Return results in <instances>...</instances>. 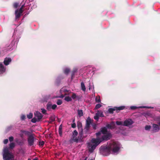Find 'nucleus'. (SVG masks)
I'll list each match as a JSON object with an SVG mask.
<instances>
[{"label": "nucleus", "mask_w": 160, "mask_h": 160, "mask_svg": "<svg viewBox=\"0 0 160 160\" xmlns=\"http://www.w3.org/2000/svg\"><path fill=\"white\" fill-rule=\"evenodd\" d=\"M78 69V68L77 67H75L73 68L72 73V79L74 78L75 73L77 72Z\"/></svg>", "instance_id": "16"}, {"label": "nucleus", "mask_w": 160, "mask_h": 160, "mask_svg": "<svg viewBox=\"0 0 160 160\" xmlns=\"http://www.w3.org/2000/svg\"><path fill=\"white\" fill-rule=\"evenodd\" d=\"M14 138L13 137L11 136L9 138V139L10 142H11L13 140Z\"/></svg>", "instance_id": "49"}, {"label": "nucleus", "mask_w": 160, "mask_h": 160, "mask_svg": "<svg viewBox=\"0 0 160 160\" xmlns=\"http://www.w3.org/2000/svg\"><path fill=\"white\" fill-rule=\"evenodd\" d=\"M87 157H86L85 158V159H84V160H87Z\"/></svg>", "instance_id": "61"}, {"label": "nucleus", "mask_w": 160, "mask_h": 160, "mask_svg": "<svg viewBox=\"0 0 160 160\" xmlns=\"http://www.w3.org/2000/svg\"><path fill=\"white\" fill-rule=\"evenodd\" d=\"M72 122L73 123H75V119H73L72 121Z\"/></svg>", "instance_id": "57"}, {"label": "nucleus", "mask_w": 160, "mask_h": 160, "mask_svg": "<svg viewBox=\"0 0 160 160\" xmlns=\"http://www.w3.org/2000/svg\"><path fill=\"white\" fill-rule=\"evenodd\" d=\"M72 99L74 100L79 99V96L76 95V94L73 93L71 97Z\"/></svg>", "instance_id": "20"}, {"label": "nucleus", "mask_w": 160, "mask_h": 160, "mask_svg": "<svg viewBox=\"0 0 160 160\" xmlns=\"http://www.w3.org/2000/svg\"><path fill=\"white\" fill-rule=\"evenodd\" d=\"M18 40L17 41H15V40L14 39L9 46L7 47V48L6 49H4V50H5V52L8 51H10L12 50L13 49V48H12L13 46H15V44L16 45L18 43Z\"/></svg>", "instance_id": "8"}, {"label": "nucleus", "mask_w": 160, "mask_h": 160, "mask_svg": "<svg viewBox=\"0 0 160 160\" xmlns=\"http://www.w3.org/2000/svg\"><path fill=\"white\" fill-rule=\"evenodd\" d=\"M143 114L144 116L146 117H147L148 116H149L151 115L150 113L149 112L144 113Z\"/></svg>", "instance_id": "41"}, {"label": "nucleus", "mask_w": 160, "mask_h": 160, "mask_svg": "<svg viewBox=\"0 0 160 160\" xmlns=\"http://www.w3.org/2000/svg\"><path fill=\"white\" fill-rule=\"evenodd\" d=\"M36 139L34 137V134L28 137L27 139L28 145L29 146H32L33 145L34 140Z\"/></svg>", "instance_id": "9"}, {"label": "nucleus", "mask_w": 160, "mask_h": 160, "mask_svg": "<svg viewBox=\"0 0 160 160\" xmlns=\"http://www.w3.org/2000/svg\"><path fill=\"white\" fill-rule=\"evenodd\" d=\"M63 78H64L63 77H61L60 76L58 77L56 80L55 84L57 85H58L60 83L61 79H62Z\"/></svg>", "instance_id": "19"}, {"label": "nucleus", "mask_w": 160, "mask_h": 160, "mask_svg": "<svg viewBox=\"0 0 160 160\" xmlns=\"http://www.w3.org/2000/svg\"><path fill=\"white\" fill-rule=\"evenodd\" d=\"M108 146L110 148L111 153L114 155L118 154L120 149L122 148V145L118 142L110 141L108 142Z\"/></svg>", "instance_id": "2"}, {"label": "nucleus", "mask_w": 160, "mask_h": 160, "mask_svg": "<svg viewBox=\"0 0 160 160\" xmlns=\"http://www.w3.org/2000/svg\"><path fill=\"white\" fill-rule=\"evenodd\" d=\"M95 101L97 102H101V99L100 96H96L95 98Z\"/></svg>", "instance_id": "32"}, {"label": "nucleus", "mask_w": 160, "mask_h": 160, "mask_svg": "<svg viewBox=\"0 0 160 160\" xmlns=\"http://www.w3.org/2000/svg\"><path fill=\"white\" fill-rule=\"evenodd\" d=\"M62 101L61 99H58L56 103L58 105H61L62 103Z\"/></svg>", "instance_id": "36"}, {"label": "nucleus", "mask_w": 160, "mask_h": 160, "mask_svg": "<svg viewBox=\"0 0 160 160\" xmlns=\"http://www.w3.org/2000/svg\"><path fill=\"white\" fill-rule=\"evenodd\" d=\"M60 95L59 97L61 98H63L65 96L68 95L69 92L65 88H62L60 90Z\"/></svg>", "instance_id": "7"}, {"label": "nucleus", "mask_w": 160, "mask_h": 160, "mask_svg": "<svg viewBox=\"0 0 160 160\" xmlns=\"http://www.w3.org/2000/svg\"><path fill=\"white\" fill-rule=\"evenodd\" d=\"M24 0H23L21 2V4H22V7L19 9H17L15 11V19L16 21H17L23 12V7L27 6V5L24 3Z\"/></svg>", "instance_id": "5"}, {"label": "nucleus", "mask_w": 160, "mask_h": 160, "mask_svg": "<svg viewBox=\"0 0 160 160\" xmlns=\"http://www.w3.org/2000/svg\"><path fill=\"white\" fill-rule=\"evenodd\" d=\"M28 160H31V159H30V158H28Z\"/></svg>", "instance_id": "62"}, {"label": "nucleus", "mask_w": 160, "mask_h": 160, "mask_svg": "<svg viewBox=\"0 0 160 160\" xmlns=\"http://www.w3.org/2000/svg\"><path fill=\"white\" fill-rule=\"evenodd\" d=\"M99 116L96 114L95 115L94 117V118L97 121H98L99 119Z\"/></svg>", "instance_id": "46"}, {"label": "nucleus", "mask_w": 160, "mask_h": 160, "mask_svg": "<svg viewBox=\"0 0 160 160\" xmlns=\"http://www.w3.org/2000/svg\"><path fill=\"white\" fill-rule=\"evenodd\" d=\"M116 110H121L124 109L125 108L124 106H121L119 107H115Z\"/></svg>", "instance_id": "28"}, {"label": "nucleus", "mask_w": 160, "mask_h": 160, "mask_svg": "<svg viewBox=\"0 0 160 160\" xmlns=\"http://www.w3.org/2000/svg\"><path fill=\"white\" fill-rule=\"evenodd\" d=\"M90 160H93V159H91Z\"/></svg>", "instance_id": "63"}, {"label": "nucleus", "mask_w": 160, "mask_h": 160, "mask_svg": "<svg viewBox=\"0 0 160 160\" xmlns=\"http://www.w3.org/2000/svg\"><path fill=\"white\" fill-rule=\"evenodd\" d=\"M158 124L160 126V122H159L158 123Z\"/></svg>", "instance_id": "60"}, {"label": "nucleus", "mask_w": 160, "mask_h": 160, "mask_svg": "<svg viewBox=\"0 0 160 160\" xmlns=\"http://www.w3.org/2000/svg\"><path fill=\"white\" fill-rule=\"evenodd\" d=\"M78 114L80 117L82 116L83 115L82 110H78Z\"/></svg>", "instance_id": "27"}, {"label": "nucleus", "mask_w": 160, "mask_h": 160, "mask_svg": "<svg viewBox=\"0 0 160 160\" xmlns=\"http://www.w3.org/2000/svg\"><path fill=\"white\" fill-rule=\"evenodd\" d=\"M116 110V108L114 107V108H109L108 109V112L110 113H112L113 112Z\"/></svg>", "instance_id": "30"}, {"label": "nucleus", "mask_w": 160, "mask_h": 160, "mask_svg": "<svg viewBox=\"0 0 160 160\" xmlns=\"http://www.w3.org/2000/svg\"><path fill=\"white\" fill-rule=\"evenodd\" d=\"M70 69L68 67L65 68L63 69V72L65 74L67 75L70 72Z\"/></svg>", "instance_id": "21"}, {"label": "nucleus", "mask_w": 160, "mask_h": 160, "mask_svg": "<svg viewBox=\"0 0 160 160\" xmlns=\"http://www.w3.org/2000/svg\"><path fill=\"white\" fill-rule=\"evenodd\" d=\"M72 127L73 128H75L76 127V124L75 123H73L72 124Z\"/></svg>", "instance_id": "52"}, {"label": "nucleus", "mask_w": 160, "mask_h": 160, "mask_svg": "<svg viewBox=\"0 0 160 160\" xmlns=\"http://www.w3.org/2000/svg\"><path fill=\"white\" fill-rule=\"evenodd\" d=\"M62 125H60L59 128V134H61Z\"/></svg>", "instance_id": "47"}, {"label": "nucleus", "mask_w": 160, "mask_h": 160, "mask_svg": "<svg viewBox=\"0 0 160 160\" xmlns=\"http://www.w3.org/2000/svg\"><path fill=\"white\" fill-rule=\"evenodd\" d=\"M33 116V114L32 113H30L28 114L27 115V118L29 119L32 118Z\"/></svg>", "instance_id": "34"}, {"label": "nucleus", "mask_w": 160, "mask_h": 160, "mask_svg": "<svg viewBox=\"0 0 160 160\" xmlns=\"http://www.w3.org/2000/svg\"><path fill=\"white\" fill-rule=\"evenodd\" d=\"M105 127L107 128H111V126L110 124H108L106 125Z\"/></svg>", "instance_id": "53"}, {"label": "nucleus", "mask_w": 160, "mask_h": 160, "mask_svg": "<svg viewBox=\"0 0 160 160\" xmlns=\"http://www.w3.org/2000/svg\"><path fill=\"white\" fill-rule=\"evenodd\" d=\"M94 88V86L93 85H92L91 86L90 84V83H89V86H88V89L89 90H90L91 89H92V88Z\"/></svg>", "instance_id": "43"}, {"label": "nucleus", "mask_w": 160, "mask_h": 160, "mask_svg": "<svg viewBox=\"0 0 160 160\" xmlns=\"http://www.w3.org/2000/svg\"><path fill=\"white\" fill-rule=\"evenodd\" d=\"M19 5V3L17 2L13 4V7L15 8H17Z\"/></svg>", "instance_id": "44"}, {"label": "nucleus", "mask_w": 160, "mask_h": 160, "mask_svg": "<svg viewBox=\"0 0 160 160\" xmlns=\"http://www.w3.org/2000/svg\"><path fill=\"white\" fill-rule=\"evenodd\" d=\"M44 144V142L43 141H42L39 142V145L40 146H42Z\"/></svg>", "instance_id": "45"}, {"label": "nucleus", "mask_w": 160, "mask_h": 160, "mask_svg": "<svg viewBox=\"0 0 160 160\" xmlns=\"http://www.w3.org/2000/svg\"><path fill=\"white\" fill-rule=\"evenodd\" d=\"M116 124L118 125H123V122L121 121H117Z\"/></svg>", "instance_id": "39"}, {"label": "nucleus", "mask_w": 160, "mask_h": 160, "mask_svg": "<svg viewBox=\"0 0 160 160\" xmlns=\"http://www.w3.org/2000/svg\"><path fill=\"white\" fill-rule=\"evenodd\" d=\"M93 69V67L91 66H88L84 68V70L88 71L89 72H90V71L92 70Z\"/></svg>", "instance_id": "23"}, {"label": "nucleus", "mask_w": 160, "mask_h": 160, "mask_svg": "<svg viewBox=\"0 0 160 160\" xmlns=\"http://www.w3.org/2000/svg\"><path fill=\"white\" fill-rule=\"evenodd\" d=\"M93 128L94 129H96L97 128V125L95 124H92Z\"/></svg>", "instance_id": "50"}, {"label": "nucleus", "mask_w": 160, "mask_h": 160, "mask_svg": "<svg viewBox=\"0 0 160 160\" xmlns=\"http://www.w3.org/2000/svg\"><path fill=\"white\" fill-rule=\"evenodd\" d=\"M26 117L25 115L24 114H22L21 116V119L22 120H23L25 119Z\"/></svg>", "instance_id": "42"}, {"label": "nucleus", "mask_w": 160, "mask_h": 160, "mask_svg": "<svg viewBox=\"0 0 160 160\" xmlns=\"http://www.w3.org/2000/svg\"><path fill=\"white\" fill-rule=\"evenodd\" d=\"M151 127L150 125H146L145 127V129L146 130H149L150 129Z\"/></svg>", "instance_id": "40"}, {"label": "nucleus", "mask_w": 160, "mask_h": 160, "mask_svg": "<svg viewBox=\"0 0 160 160\" xmlns=\"http://www.w3.org/2000/svg\"><path fill=\"white\" fill-rule=\"evenodd\" d=\"M78 132L76 130H74L73 132V134L72 136V137H76V136L78 135Z\"/></svg>", "instance_id": "33"}, {"label": "nucleus", "mask_w": 160, "mask_h": 160, "mask_svg": "<svg viewBox=\"0 0 160 160\" xmlns=\"http://www.w3.org/2000/svg\"><path fill=\"white\" fill-rule=\"evenodd\" d=\"M104 134L101 138L97 137L96 138H93L91 142L87 143V147L89 152L91 153L92 152L101 142L103 140H108L112 137V135L110 133Z\"/></svg>", "instance_id": "1"}, {"label": "nucleus", "mask_w": 160, "mask_h": 160, "mask_svg": "<svg viewBox=\"0 0 160 160\" xmlns=\"http://www.w3.org/2000/svg\"><path fill=\"white\" fill-rule=\"evenodd\" d=\"M91 123V119H88V120H87L86 128L87 130H88L89 128Z\"/></svg>", "instance_id": "18"}, {"label": "nucleus", "mask_w": 160, "mask_h": 160, "mask_svg": "<svg viewBox=\"0 0 160 160\" xmlns=\"http://www.w3.org/2000/svg\"><path fill=\"white\" fill-rule=\"evenodd\" d=\"M21 132L23 133H24L25 135H27L28 137H29L30 136H32L33 134L31 133L30 132L28 131L25 130H21Z\"/></svg>", "instance_id": "17"}, {"label": "nucleus", "mask_w": 160, "mask_h": 160, "mask_svg": "<svg viewBox=\"0 0 160 160\" xmlns=\"http://www.w3.org/2000/svg\"><path fill=\"white\" fill-rule=\"evenodd\" d=\"M141 107H142V106L139 107L132 106L130 107V109L131 110H135L138 108H141Z\"/></svg>", "instance_id": "31"}, {"label": "nucleus", "mask_w": 160, "mask_h": 160, "mask_svg": "<svg viewBox=\"0 0 160 160\" xmlns=\"http://www.w3.org/2000/svg\"><path fill=\"white\" fill-rule=\"evenodd\" d=\"M101 132H102L103 134H106L108 133H109L108 132L107 128L104 127L101 128L100 132L96 133V134L97 137H98L101 134Z\"/></svg>", "instance_id": "11"}, {"label": "nucleus", "mask_w": 160, "mask_h": 160, "mask_svg": "<svg viewBox=\"0 0 160 160\" xmlns=\"http://www.w3.org/2000/svg\"><path fill=\"white\" fill-rule=\"evenodd\" d=\"M122 128H123V127H122V126H120V130H123Z\"/></svg>", "instance_id": "56"}, {"label": "nucleus", "mask_w": 160, "mask_h": 160, "mask_svg": "<svg viewBox=\"0 0 160 160\" xmlns=\"http://www.w3.org/2000/svg\"><path fill=\"white\" fill-rule=\"evenodd\" d=\"M12 61V59L10 58H4L3 63L5 66L8 65Z\"/></svg>", "instance_id": "14"}, {"label": "nucleus", "mask_w": 160, "mask_h": 160, "mask_svg": "<svg viewBox=\"0 0 160 160\" xmlns=\"http://www.w3.org/2000/svg\"><path fill=\"white\" fill-rule=\"evenodd\" d=\"M117 132L118 133H119V132H118L117 131Z\"/></svg>", "instance_id": "64"}, {"label": "nucleus", "mask_w": 160, "mask_h": 160, "mask_svg": "<svg viewBox=\"0 0 160 160\" xmlns=\"http://www.w3.org/2000/svg\"><path fill=\"white\" fill-rule=\"evenodd\" d=\"M42 112L43 114H45L46 112V110L44 108H42L41 109Z\"/></svg>", "instance_id": "48"}, {"label": "nucleus", "mask_w": 160, "mask_h": 160, "mask_svg": "<svg viewBox=\"0 0 160 160\" xmlns=\"http://www.w3.org/2000/svg\"><path fill=\"white\" fill-rule=\"evenodd\" d=\"M20 137H22H22H23V135H22V134H20Z\"/></svg>", "instance_id": "58"}, {"label": "nucleus", "mask_w": 160, "mask_h": 160, "mask_svg": "<svg viewBox=\"0 0 160 160\" xmlns=\"http://www.w3.org/2000/svg\"><path fill=\"white\" fill-rule=\"evenodd\" d=\"M6 68L4 66L3 63L0 62V75L4 74L6 71Z\"/></svg>", "instance_id": "10"}, {"label": "nucleus", "mask_w": 160, "mask_h": 160, "mask_svg": "<svg viewBox=\"0 0 160 160\" xmlns=\"http://www.w3.org/2000/svg\"><path fill=\"white\" fill-rule=\"evenodd\" d=\"M33 160H38L37 158H34Z\"/></svg>", "instance_id": "59"}, {"label": "nucleus", "mask_w": 160, "mask_h": 160, "mask_svg": "<svg viewBox=\"0 0 160 160\" xmlns=\"http://www.w3.org/2000/svg\"><path fill=\"white\" fill-rule=\"evenodd\" d=\"M15 146L14 143L13 142L9 144V147L11 148H13Z\"/></svg>", "instance_id": "38"}, {"label": "nucleus", "mask_w": 160, "mask_h": 160, "mask_svg": "<svg viewBox=\"0 0 160 160\" xmlns=\"http://www.w3.org/2000/svg\"><path fill=\"white\" fill-rule=\"evenodd\" d=\"M15 141L19 145H22L23 144V142L18 139H15Z\"/></svg>", "instance_id": "25"}, {"label": "nucleus", "mask_w": 160, "mask_h": 160, "mask_svg": "<svg viewBox=\"0 0 160 160\" xmlns=\"http://www.w3.org/2000/svg\"><path fill=\"white\" fill-rule=\"evenodd\" d=\"M141 108H147L148 109H153V107H148V106H142V107H141Z\"/></svg>", "instance_id": "37"}, {"label": "nucleus", "mask_w": 160, "mask_h": 160, "mask_svg": "<svg viewBox=\"0 0 160 160\" xmlns=\"http://www.w3.org/2000/svg\"><path fill=\"white\" fill-rule=\"evenodd\" d=\"M81 89L83 91H86V87L85 86V85H84V83L83 82H81Z\"/></svg>", "instance_id": "26"}, {"label": "nucleus", "mask_w": 160, "mask_h": 160, "mask_svg": "<svg viewBox=\"0 0 160 160\" xmlns=\"http://www.w3.org/2000/svg\"><path fill=\"white\" fill-rule=\"evenodd\" d=\"M133 121L131 119H127L125 120L123 123V125L126 126H128L131 125L133 123Z\"/></svg>", "instance_id": "13"}, {"label": "nucleus", "mask_w": 160, "mask_h": 160, "mask_svg": "<svg viewBox=\"0 0 160 160\" xmlns=\"http://www.w3.org/2000/svg\"><path fill=\"white\" fill-rule=\"evenodd\" d=\"M64 100L67 102H69L72 100V99L71 97L66 96L64 98Z\"/></svg>", "instance_id": "29"}, {"label": "nucleus", "mask_w": 160, "mask_h": 160, "mask_svg": "<svg viewBox=\"0 0 160 160\" xmlns=\"http://www.w3.org/2000/svg\"><path fill=\"white\" fill-rule=\"evenodd\" d=\"M34 117L32 119L31 121L33 123L39 121L42 118L43 116L38 111H36L34 113Z\"/></svg>", "instance_id": "6"}, {"label": "nucleus", "mask_w": 160, "mask_h": 160, "mask_svg": "<svg viewBox=\"0 0 160 160\" xmlns=\"http://www.w3.org/2000/svg\"><path fill=\"white\" fill-rule=\"evenodd\" d=\"M96 114L99 117H103L104 115L103 112L101 111L98 110L97 111Z\"/></svg>", "instance_id": "22"}, {"label": "nucleus", "mask_w": 160, "mask_h": 160, "mask_svg": "<svg viewBox=\"0 0 160 160\" xmlns=\"http://www.w3.org/2000/svg\"><path fill=\"white\" fill-rule=\"evenodd\" d=\"M77 124L78 127H80L82 126V123L80 122H78Z\"/></svg>", "instance_id": "55"}, {"label": "nucleus", "mask_w": 160, "mask_h": 160, "mask_svg": "<svg viewBox=\"0 0 160 160\" xmlns=\"http://www.w3.org/2000/svg\"><path fill=\"white\" fill-rule=\"evenodd\" d=\"M12 128V126H10L8 127L7 128V130L9 131L11 130Z\"/></svg>", "instance_id": "54"}, {"label": "nucleus", "mask_w": 160, "mask_h": 160, "mask_svg": "<svg viewBox=\"0 0 160 160\" xmlns=\"http://www.w3.org/2000/svg\"><path fill=\"white\" fill-rule=\"evenodd\" d=\"M102 105L100 104H97L95 106V109H98L99 108L102 107Z\"/></svg>", "instance_id": "35"}, {"label": "nucleus", "mask_w": 160, "mask_h": 160, "mask_svg": "<svg viewBox=\"0 0 160 160\" xmlns=\"http://www.w3.org/2000/svg\"><path fill=\"white\" fill-rule=\"evenodd\" d=\"M46 106L47 109L49 111H51L52 109L55 110L57 107L56 104L52 105L49 103L47 104Z\"/></svg>", "instance_id": "12"}, {"label": "nucleus", "mask_w": 160, "mask_h": 160, "mask_svg": "<svg viewBox=\"0 0 160 160\" xmlns=\"http://www.w3.org/2000/svg\"><path fill=\"white\" fill-rule=\"evenodd\" d=\"M8 139H5L3 141V143L5 144H6L8 142Z\"/></svg>", "instance_id": "51"}, {"label": "nucleus", "mask_w": 160, "mask_h": 160, "mask_svg": "<svg viewBox=\"0 0 160 160\" xmlns=\"http://www.w3.org/2000/svg\"><path fill=\"white\" fill-rule=\"evenodd\" d=\"M152 128L153 131L155 132H158L160 129L159 126L157 124H153L152 125Z\"/></svg>", "instance_id": "15"}, {"label": "nucleus", "mask_w": 160, "mask_h": 160, "mask_svg": "<svg viewBox=\"0 0 160 160\" xmlns=\"http://www.w3.org/2000/svg\"><path fill=\"white\" fill-rule=\"evenodd\" d=\"M3 158L4 160H11L13 158L12 154L9 151L7 147H4L3 149Z\"/></svg>", "instance_id": "3"}, {"label": "nucleus", "mask_w": 160, "mask_h": 160, "mask_svg": "<svg viewBox=\"0 0 160 160\" xmlns=\"http://www.w3.org/2000/svg\"><path fill=\"white\" fill-rule=\"evenodd\" d=\"M79 139L78 138L76 137H72V138L70 139V141L72 142L74 141L76 142H78V141Z\"/></svg>", "instance_id": "24"}, {"label": "nucleus", "mask_w": 160, "mask_h": 160, "mask_svg": "<svg viewBox=\"0 0 160 160\" xmlns=\"http://www.w3.org/2000/svg\"><path fill=\"white\" fill-rule=\"evenodd\" d=\"M99 151L101 154L105 156L108 155L111 152L110 148L108 146V143L106 145L102 146L99 148Z\"/></svg>", "instance_id": "4"}]
</instances>
